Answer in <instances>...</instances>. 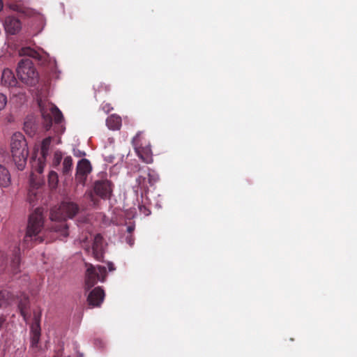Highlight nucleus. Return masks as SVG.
I'll return each mask as SVG.
<instances>
[{"label": "nucleus", "mask_w": 357, "mask_h": 357, "mask_svg": "<svg viewBox=\"0 0 357 357\" xmlns=\"http://www.w3.org/2000/svg\"><path fill=\"white\" fill-rule=\"evenodd\" d=\"M102 109L105 112H109L112 108L110 107L109 104H106L102 107Z\"/></svg>", "instance_id": "obj_31"}, {"label": "nucleus", "mask_w": 357, "mask_h": 357, "mask_svg": "<svg viewBox=\"0 0 357 357\" xmlns=\"http://www.w3.org/2000/svg\"><path fill=\"white\" fill-rule=\"evenodd\" d=\"M73 159L70 156H67L63 161L62 172L63 174H68L72 169Z\"/></svg>", "instance_id": "obj_23"}, {"label": "nucleus", "mask_w": 357, "mask_h": 357, "mask_svg": "<svg viewBox=\"0 0 357 357\" xmlns=\"http://www.w3.org/2000/svg\"><path fill=\"white\" fill-rule=\"evenodd\" d=\"M29 305V300L26 296H24L23 298H21L18 301V308L20 311L21 315L23 317L24 321L27 320V307Z\"/></svg>", "instance_id": "obj_22"}, {"label": "nucleus", "mask_w": 357, "mask_h": 357, "mask_svg": "<svg viewBox=\"0 0 357 357\" xmlns=\"http://www.w3.org/2000/svg\"><path fill=\"white\" fill-rule=\"evenodd\" d=\"M106 123L109 129L116 130L121 126V119L116 114H112L107 119Z\"/></svg>", "instance_id": "obj_20"}, {"label": "nucleus", "mask_w": 357, "mask_h": 357, "mask_svg": "<svg viewBox=\"0 0 357 357\" xmlns=\"http://www.w3.org/2000/svg\"><path fill=\"white\" fill-rule=\"evenodd\" d=\"M40 111L42 113L43 118L44 119V124L47 130H49L52 126V116L54 118V121L55 123L60 125L62 123L63 120V116L61 113V112L59 110V109L56 107L55 105H51L49 107V110H45L43 107L41 106L40 104ZM65 130V128L63 125H61V132H63Z\"/></svg>", "instance_id": "obj_7"}, {"label": "nucleus", "mask_w": 357, "mask_h": 357, "mask_svg": "<svg viewBox=\"0 0 357 357\" xmlns=\"http://www.w3.org/2000/svg\"><path fill=\"white\" fill-rule=\"evenodd\" d=\"M52 142V137H48L45 138L42 142L41 145V157L38 159H34L32 162V168L34 171L39 174L43 172L45 167L46 156L48 154L49 147Z\"/></svg>", "instance_id": "obj_8"}, {"label": "nucleus", "mask_w": 357, "mask_h": 357, "mask_svg": "<svg viewBox=\"0 0 357 357\" xmlns=\"http://www.w3.org/2000/svg\"><path fill=\"white\" fill-rule=\"evenodd\" d=\"M86 251L89 252L91 250L89 248H84ZM93 256L98 261L102 260L104 255L103 239L100 234H96L93 238V243L91 248Z\"/></svg>", "instance_id": "obj_11"}, {"label": "nucleus", "mask_w": 357, "mask_h": 357, "mask_svg": "<svg viewBox=\"0 0 357 357\" xmlns=\"http://www.w3.org/2000/svg\"><path fill=\"white\" fill-rule=\"evenodd\" d=\"M44 217L40 208H36L32 213L29 219L26 233L24 238V244L26 248L30 246L33 241L42 242L43 238L39 235L43 228Z\"/></svg>", "instance_id": "obj_2"}, {"label": "nucleus", "mask_w": 357, "mask_h": 357, "mask_svg": "<svg viewBox=\"0 0 357 357\" xmlns=\"http://www.w3.org/2000/svg\"><path fill=\"white\" fill-rule=\"evenodd\" d=\"M107 266L109 271H113L115 270L114 265L112 262H108Z\"/></svg>", "instance_id": "obj_30"}, {"label": "nucleus", "mask_w": 357, "mask_h": 357, "mask_svg": "<svg viewBox=\"0 0 357 357\" xmlns=\"http://www.w3.org/2000/svg\"><path fill=\"white\" fill-rule=\"evenodd\" d=\"M137 155L147 164L153 162L152 151L149 146L135 148Z\"/></svg>", "instance_id": "obj_17"}, {"label": "nucleus", "mask_w": 357, "mask_h": 357, "mask_svg": "<svg viewBox=\"0 0 357 357\" xmlns=\"http://www.w3.org/2000/svg\"><path fill=\"white\" fill-rule=\"evenodd\" d=\"M17 81L13 72L9 68L3 69L1 75V84L8 88L16 86Z\"/></svg>", "instance_id": "obj_16"}, {"label": "nucleus", "mask_w": 357, "mask_h": 357, "mask_svg": "<svg viewBox=\"0 0 357 357\" xmlns=\"http://www.w3.org/2000/svg\"><path fill=\"white\" fill-rule=\"evenodd\" d=\"M135 229V226L134 225H130L127 227V231L128 232H129L130 234L132 233Z\"/></svg>", "instance_id": "obj_33"}, {"label": "nucleus", "mask_w": 357, "mask_h": 357, "mask_svg": "<svg viewBox=\"0 0 357 357\" xmlns=\"http://www.w3.org/2000/svg\"><path fill=\"white\" fill-rule=\"evenodd\" d=\"M14 301L15 297L9 291H0V308L12 305Z\"/></svg>", "instance_id": "obj_18"}, {"label": "nucleus", "mask_w": 357, "mask_h": 357, "mask_svg": "<svg viewBox=\"0 0 357 357\" xmlns=\"http://www.w3.org/2000/svg\"><path fill=\"white\" fill-rule=\"evenodd\" d=\"M8 102L7 96L3 93H0V111L3 110L6 106Z\"/></svg>", "instance_id": "obj_28"}, {"label": "nucleus", "mask_w": 357, "mask_h": 357, "mask_svg": "<svg viewBox=\"0 0 357 357\" xmlns=\"http://www.w3.org/2000/svg\"><path fill=\"white\" fill-rule=\"evenodd\" d=\"M16 70L19 79L25 84L34 86L38 82V73L29 59H22Z\"/></svg>", "instance_id": "obj_4"}, {"label": "nucleus", "mask_w": 357, "mask_h": 357, "mask_svg": "<svg viewBox=\"0 0 357 357\" xmlns=\"http://www.w3.org/2000/svg\"><path fill=\"white\" fill-rule=\"evenodd\" d=\"M10 266L13 273H17L20 271V249L18 248H15L13 251Z\"/></svg>", "instance_id": "obj_21"}, {"label": "nucleus", "mask_w": 357, "mask_h": 357, "mask_svg": "<svg viewBox=\"0 0 357 357\" xmlns=\"http://www.w3.org/2000/svg\"><path fill=\"white\" fill-rule=\"evenodd\" d=\"M105 298V292L100 287L93 289L88 296L87 301L93 307L100 306Z\"/></svg>", "instance_id": "obj_14"}, {"label": "nucleus", "mask_w": 357, "mask_h": 357, "mask_svg": "<svg viewBox=\"0 0 357 357\" xmlns=\"http://www.w3.org/2000/svg\"><path fill=\"white\" fill-rule=\"evenodd\" d=\"M62 160V154L60 151H56L54 154L53 158V165L56 167L58 166Z\"/></svg>", "instance_id": "obj_27"}, {"label": "nucleus", "mask_w": 357, "mask_h": 357, "mask_svg": "<svg viewBox=\"0 0 357 357\" xmlns=\"http://www.w3.org/2000/svg\"><path fill=\"white\" fill-rule=\"evenodd\" d=\"M78 206L76 204L70 202H63L59 208L52 210L50 213V219L54 222L52 229L54 232L59 234L61 240L66 238L68 233V227L66 222V219L73 218L78 211Z\"/></svg>", "instance_id": "obj_1"}, {"label": "nucleus", "mask_w": 357, "mask_h": 357, "mask_svg": "<svg viewBox=\"0 0 357 357\" xmlns=\"http://www.w3.org/2000/svg\"><path fill=\"white\" fill-rule=\"evenodd\" d=\"M87 239H88V238L86 237V238H84V239L81 240V243H86V241H87Z\"/></svg>", "instance_id": "obj_36"}, {"label": "nucleus", "mask_w": 357, "mask_h": 357, "mask_svg": "<svg viewBox=\"0 0 357 357\" xmlns=\"http://www.w3.org/2000/svg\"><path fill=\"white\" fill-rule=\"evenodd\" d=\"M91 171V166L86 159H82L77 165L75 180L77 183L84 185L86 176Z\"/></svg>", "instance_id": "obj_9"}, {"label": "nucleus", "mask_w": 357, "mask_h": 357, "mask_svg": "<svg viewBox=\"0 0 357 357\" xmlns=\"http://www.w3.org/2000/svg\"><path fill=\"white\" fill-rule=\"evenodd\" d=\"M136 183L137 184V186H134V190L136 193V195H138V192H139V189H146L147 188L146 185H145V183H146V178L143 176H139L137 179H136Z\"/></svg>", "instance_id": "obj_25"}, {"label": "nucleus", "mask_w": 357, "mask_h": 357, "mask_svg": "<svg viewBox=\"0 0 357 357\" xmlns=\"http://www.w3.org/2000/svg\"><path fill=\"white\" fill-rule=\"evenodd\" d=\"M5 321H6L5 317H0V330L1 329V328H2L3 325V324L5 323Z\"/></svg>", "instance_id": "obj_32"}, {"label": "nucleus", "mask_w": 357, "mask_h": 357, "mask_svg": "<svg viewBox=\"0 0 357 357\" xmlns=\"http://www.w3.org/2000/svg\"><path fill=\"white\" fill-rule=\"evenodd\" d=\"M4 29L7 33L15 35L22 29L21 22L13 16H8L3 22Z\"/></svg>", "instance_id": "obj_12"}, {"label": "nucleus", "mask_w": 357, "mask_h": 357, "mask_svg": "<svg viewBox=\"0 0 357 357\" xmlns=\"http://www.w3.org/2000/svg\"><path fill=\"white\" fill-rule=\"evenodd\" d=\"M41 183L40 182H35L33 178L30 180V186L28 192V201L32 205L36 204V202L40 197V192L38 190Z\"/></svg>", "instance_id": "obj_15"}, {"label": "nucleus", "mask_w": 357, "mask_h": 357, "mask_svg": "<svg viewBox=\"0 0 357 357\" xmlns=\"http://www.w3.org/2000/svg\"><path fill=\"white\" fill-rule=\"evenodd\" d=\"M137 137H138V135H137L135 137H134V140H135Z\"/></svg>", "instance_id": "obj_37"}, {"label": "nucleus", "mask_w": 357, "mask_h": 357, "mask_svg": "<svg viewBox=\"0 0 357 357\" xmlns=\"http://www.w3.org/2000/svg\"><path fill=\"white\" fill-rule=\"evenodd\" d=\"M144 210L143 213H144L146 215H149V214H150V211H149L148 209H146V208H144Z\"/></svg>", "instance_id": "obj_34"}, {"label": "nucleus", "mask_w": 357, "mask_h": 357, "mask_svg": "<svg viewBox=\"0 0 357 357\" xmlns=\"http://www.w3.org/2000/svg\"><path fill=\"white\" fill-rule=\"evenodd\" d=\"M20 56H28L36 59L40 65L46 66L51 71L56 69V61L43 50H36L29 47H22L19 52Z\"/></svg>", "instance_id": "obj_5"}, {"label": "nucleus", "mask_w": 357, "mask_h": 357, "mask_svg": "<svg viewBox=\"0 0 357 357\" xmlns=\"http://www.w3.org/2000/svg\"><path fill=\"white\" fill-rule=\"evenodd\" d=\"M95 193L102 199H109L112 192V183L107 180L97 181L93 188Z\"/></svg>", "instance_id": "obj_10"}, {"label": "nucleus", "mask_w": 357, "mask_h": 357, "mask_svg": "<svg viewBox=\"0 0 357 357\" xmlns=\"http://www.w3.org/2000/svg\"><path fill=\"white\" fill-rule=\"evenodd\" d=\"M86 271L85 276V285L88 289L93 287L98 281L103 282L106 278L107 272L105 266H93L86 264Z\"/></svg>", "instance_id": "obj_6"}, {"label": "nucleus", "mask_w": 357, "mask_h": 357, "mask_svg": "<svg viewBox=\"0 0 357 357\" xmlns=\"http://www.w3.org/2000/svg\"><path fill=\"white\" fill-rule=\"evenodd\" d=\"M10 174L9 171L0 165V187L6 188L10 184Z\"/></svg>", "instance_id": "obj_19"}, {"label": "nucleus", "mask_w": 357, "mask_h": 357, "mask_svg": "<svg viewBox=\"0 0 357 357\" xmlns=\"http://www.w3.org/2000/svg\"><path fill=\"white\" fill-rule=\"evenodd\" d=\"M127 243H128L130 246H132L134 244V238L132 235H130L129 236L126 237V239Z\"/></svg>", "instance_id": "obj_29"}, {"label": "nucleus", "mask_w": 357, "mask_h": 357, "mask_svg": "<svg viewBox=\"0 0 357 357\" xmlns=\"http://www.w3.org/2000/svg\"><path fill=\"white\" fill-rule=\"evenodd\" d=\"M40 337V322L39 320L36 317L34 322L31 326V348L35 351L38 350Z\"/></svg>", "instance_id": "obj_13"}, {"label": "nucleus", "mask_w": 357, "mask_h": 357, "mask_svg": "<svg viewBox=\"0 0 357 357\" xmlns=\"http://www.w3.org/2000/svg\"><path fill=\"white\" fill-rule=\"evenodd\" d=\"M59 181L58 174L54 171L50 172L48 174V183L52 188H55L57 186Z\"/></svg>", "instance_id": "obj_24"}, {"label": "nucleus", "mask_w": 357, "mask_h": 357, "mask_svg": "<svg viewBox=\"0 0 357 357\" xmlns=\"http://www.w3.org/2000/svg\"><path fill=\"white\" fill-rule=\"evenodd\" d=\"M148 176H149V183L151 185H153L154 183H155L159 179V176H158V174L154 170L149 169V173H148Z\"/></svg>", "instance_id": "obj_26"}, {"label": "nucleus", "mask_w": 357, "mask_h": 357, "mask_svg": "<svg viewBox=\"0 0 357 357\" xmlns=\"http://www.w3.org/2000/svg\"><path fill=\"white\" fill-rule=\"evenodd\" d=\"M10 149L13 161L19 170H22L26 163L29 155L26 139L21 132L13 135Z\"/></svg>", "instance_id": "obj_3"}, {"label": "nucleus", "mask_w": 357, "mask_h": 357, "mask_svg": "<svg viewBox=\"0 0 357 357\" xmlns=\"http://www.w3.org/2000/svg\"><path fill=\"white\" fill-rule=\"evenodd\" d=\"M3 6L2 0H0V11L2 10Z\"/></svg>", "instance_id": "obj_35"}]
</instances>
